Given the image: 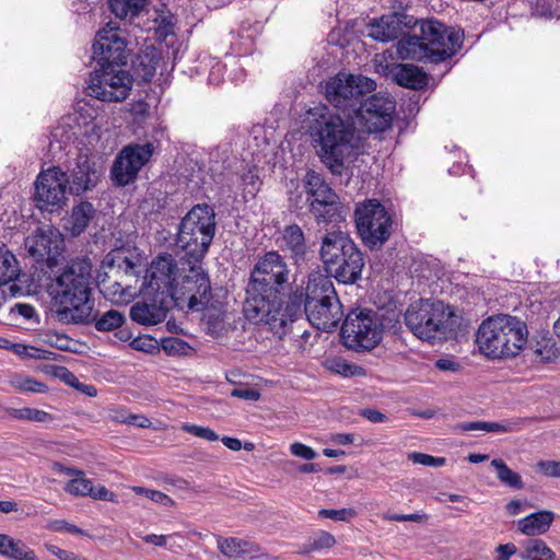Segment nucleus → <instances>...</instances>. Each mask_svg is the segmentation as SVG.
I'll return each instance as SVG.
<instances>
[{
    "mask_svg": "<svg viewBox=\"0 0 560 560\" xmlns=\"http://www.w3.org/2000/svg\"><path fill=\"white\" fill-rule=\"evenodd\" d=\"M291 271L284 258L275 250L266 253L255 264L246 289L243 311L246 318L267 327L282 338L289 324L302 314L301 300L296 296L283 301Z\"/></svg>",
    "mask_w": 560,
    "mask_h": 560,
    "instance_id": "f257e3e1",
    "label": "nucleus"
},
{
    "mask_svg": "<svg viewBox=\"0 0 560 560\" xmlns=\"http://www.w3.org/2000/svg\"><path fill=\"white\" fill-rule=\"evenodd\" d=\"M308 133L320 161L340 175L346 164L365 152V137L351 114H332L326 106L310 112Z\"/></svg>",
    "mask_w": 560,
    "mask_h": 560,
    "instance_id": "f03ea898",
    "label": "nucleus"
},
{
    "mask_svg": "<svg viewBox=\"0 0 560 560\" xmlns=\"http://www.w3.org/2000/svg\"><path fill=\"white\" fill-rule=\"evenodd\" d=\"M92 262L83 257L72 260L48 288L56 317L65 324H89L93 318Z\"/></svg>",
    "mask_w": 560,
    "mask_h": 560,
    "instance_id": "7ed1b4c3",
    "label": "nucleus"
},
{
    "mask_svg": "<svg viewBox=\"0 0 560 560\" xmlns=\"http://www.w3.org/2000/svg\"><path fill=\"white\" fill-rule=\"evenodd\" d=\"M527 335V327L523 320L511 315H500L482 322L476 341L480 352L486 357H515L526 343Z\"/></svg>",
    "mask_w": 560,
    "mask_h": 560,
    "instance_id": "20e7f679",
    "label": "nucleus"
},
{
    "mask_svg": "<svg viewBox=\"0 0 560 560\" xmlns=\"http://www.w3.org/2000/svg\"><path fill=\"white\" fill-rule=\"evenodd\" d=\"M120 252L115 254V259L118 260V269L124 271L125 276L135 277V282L140 281V275L144 271L141 283L143 290L151 289L155 293L170 295L177 278L180 272L186 271L187 258H179L177 262L171 254H163L154 258L149 268L144 269L141 264V258L137 257H120Z\"/></svg>",
    "mask_w": 560,
    "mask_h": 560,
    "instance_id": "39448f33",
    "label": "nucleus"
},
{
    "mask_svg": "<svg viewBox=\"0 0 560 560\" xmlns=\"http://www.w3.org/2000/svg\"><path fill=\"white\" fill-rule=\"evenodd\" d=\"M215 226L213 208L208 205L195 206L183 218L176 237L182 259L201 261L213 240Z\"/></svg>",
    "mask_w": 560,
    "mask_h": 560,
    "instance_id": "423d86ee",
    "label": "nucleus"
},
{
    "mask_svg": "<svg viewBox=\"0 0 560 560\" xmlns=\"http://www.w3.org/2000/svg\"><path fill=\"white\" fill-rule=\"evenodd\" d=\"M304 312L312 326L325 331L334 329L341 320L342 305L327 276L310 275L305 288Z\"/></svg>",
    "mask_w": 560,
    "mask_h": 560,
    "instance_id": "0eeeda50",
    "label": "nucleus"
},
{
    "mask_svg": "<svg viewBox=\"0 0 560 560\" xmlns=\"http://www.w3.org/2000/svg\"><path fill=\"white\" fill-rule=\"evenodd\" d=\"M405 323L421 340H442L454 330L455 315L441 301L419 300L410 304L405 313Z\"/></svg>",
    "mask_w": 560,
    "mask_h": 560,
    "instance_id": "6e6552de",
    "label": "nucleus"
},
{
    "mask_svg": "<svg viewBox=\"0 0 560 560\" xmlns=\"http://www.w3.org/2000/svg\"><path fill=\"white\" fill-rule=\"evenodd\" d=\"M384 324L378 313L372 310L350 312L341 327L346 348L355 352L373 350L383 338Z\"/></svg>",
    "mask_w": 560,
    "mask_h": 560,
    "instance_id": "1a4fd4ad",
    "label": "nucleus"
},
{
    "mask_svg": "<svg viewBox=\"0 0 560 560\" xmlns=\"http://www.w3.org/2000/svg\"><path fill=\"white\" fill-rule=\"evenodd\" d=\"M375 86L372 79L340 72L326 81L325 96L343 115H353L360 101L375 90Z\"/></svg>",
    "mask_w": 560,
    "mask_h": 560,
    "instance_id": "9d476101",
    "label": "nucleus"
},
{
    "mask_svg": "<svg viewBox=\"0 0 560 560\" xmlns=\"http://www.w3.org/2000/svg\"><path fill=\"white\" fill-rule=\"evenodd\" d=\"M354 218L362 242L371 249L380 248L388 240L393 220L380 201L368 199L357 205Z\"/></svg>",
    "mask_w": 560,
    "mask_h": 560,
    "instance_id": "9b49d317",
    "label": "nucleus"
},
{
    "mask_svg": "<svg viewBox=\"0 0 560 560\" xmlns=\"http://www.w3.org/2000/svg\"><path fill=\"white\" fill-rule=\"evenodd\" d=\"M304 187L310 212L317 223H332L343 219L338 195L320 174L308 171Z\"/></svg>",
    "mask_w": 560,
    "mask_h": 560,
    "instance_id": "f8f14e48",
    "label": "nucleus"
},
{
    "mask_svg": "<svg viewBox=\"0 0 560 560\" xmlns=\"http://www.w3.org/2000/svg\"><path fill=\"white\" fill-rule=\"evenodd\" d=\"M121 63L100 65L101 68L91 73L86 91L92 97L103 102H122L129 95L133 80Z\"/></svg>",
    "mask_w": 560,
    "mask_h": 560,
    "instance_id": "ddd939ff",
    "label": "nucleus"
},
{
    "mask_svg": "<svg viewBox=\"0 0 560 560\" xmlns=\"http://www.w3.org/2000/svg\"><path fill=\"white\" fill-rule=\"evenodd\" d=\"M201 261L187 259L186 271L180 272L170 296L176 302L187 301L192 311L203 310L211 301V285Z\"/></svg>",
    "mask_w": 560,
    "mask_h": 560,
    "instance_id": "4468645a",
    "label": "nucleus"
},
{
    "mask_svg": "<svg viewBox=\"0 0 560 560\" xmlns=\"http://www.w3.org/2000/svg\"><path fill=\"white\" fill-rule=\"evenodd\" d=\"M420 36L430 52L431 62H441L455 55L463 43V32L448 28L436 20L420 23Z\"/></svg>",
    "mask_w": 560,
    "mask_h": 560,
    "instance_id": "2eb2a0df",
    "label": "nucleus"
},
{
    "mask_svg": "<svg viewBox=\"0 0 560 560\" xmlns=\"http://www.w3.org/2000/svg\"><path fill=\"white\" fill-rule=\"evenodd\" d=\"M395 102L389 95L375 94L364 103L362 100L352 115L364 137L390 127Z\"/></svg>",
    "mask_w": 560,
    "mask_h": 560,
    "instance_id": "dca6fc26",
    "label": "nucleus"
},
{
    "mask_svg": "<svg viewBox=\"0 0 560 560\" xmlns=\"http://www.w3.org/2000/svg\"><path fill=\"white\" fill-rule=\"evenodd\" d=\"M154 150L152 142L132 143L124 147L110 170L112 178L116 185L126 186L132 183L140 170L150 161Z\"/></svg>",
    "mask_w": 560,
    "mask_h": 560,
    "instance_id": "f3484780",
    "label": "nucleus"
},
{
    "mask_svg": "<svg viewBox=\"0 0 560 560\" xmlns=\"http://www.w3.org/2000/svg\"><path fill=\"white\" fill-rule=\"evenodd\" d=\"M67 173L59 167L40 172L35 183L37 207L49 212L61 209L67 202Z\"/></svg>",
    "mask_w": 560,
    "mask_h": 560,
    "instance_id": "a211bd4d",
    "label": "nucleus"
},
{
    "mask_svg": "<svg viewBox=\"0 0 560 560\" xmlns=\"http://www.w3.org/2000/svg\"><path fill=\"white\" fill-rule=\"evenodd\" d=\"M93 57L98 65L127 62L125 32L115 22H108L96 33Z\"/></svg>",
    "mask_w": 560,
    "mask_h": 560,
    "instance_id": "6ab92c4d",
    "label": "nucleus"
},
{
    "mask_svg": "<svg viewBox=\"0 0 560 560\" xmlns=\"http://www.w3.org/2000/svg\"><path fill=\"white\" fill-rule=\"evenodd\" d=\"M25 248L36 261L52 266L63 249V238L56 228L46 224L25 238Z\"/></svg>",
    "mask_w": 560,
    "mask_h": 560,
    "instance_id": "aec40b11",
    "label": "nucleus"
},
{
    "mask_svg": "<svg viewBox=\"0 0 560 560\" xmlns=\"http://www.w3.org/2000/svg\"><path fill=\"white\" fill-rule=\"evenodd\" d=\"M66 173L69 191L73 195H81L91 190L100 179V172L95 162L88 154H79Z\"/></svg>",
    "mask_w": 560,
    "mask_h": 560,
    "instance_id": "412c9836",
    "label": "nucleus"
},
{
    "mask_svg": "<svg viewBox=\"0 0 560 560\" xmlns=\"http://www.w3.org/2000/svg\"><path fill=\"white\" fill-rule=\"evenodd\" d=\"M363 266V255L360 249L354 246L351 247L347 254L340 256L335 265L330 266L326 271L334 276L339 282L348 284L354 283L360 279Z\"/></svg>",
    "mask_w": 560,
    "mask_h": 560,
    "instance_id": "4be33fe9",
    "label": "nucleus"
},
{
    "mask_svg": "<svg viewBox=\"0 0 560 560\" xmlns=\"http://www.w3.org/2000/svg\"><path fill=\"white\" fill-rule=\"evenodd\" d=\"M357 246L349 235L342 231H330L322 237L319 256L327 270L340 256Z\"/></svg>",
    "mask_w": 560,
    "mask_h": 560,
    "instance_id": "5701e85b",
    "label": "nucleus"
},
{
    "mask_svg": "<svg viewBox=\"0 0 560 560\" xmlns=\"http://www.w3.org/2000/svg\"><path fill=\"white\" fill-rule=\"evenodd\" d=\"M65 491L74 497L89 495L96 500H104L109 502L116 501V495L104 486L94 488L92 480L85 477L83 470H81V475L74 476L66 483Z\"/></svg>",
    "mask_w": 560,
    "mask_h": 560,
    "instance_id": "b1692460",
    "label": "nucleus"
},
{
    "mask_svg": "<svg viewBox=\"0 0 560 560\" xmlns=\"http://www.w3.org/2000/svg\"><path fill=\"white\" fill-rule=\"evenodd\" d=\"M280 247L289 252L296 264L303 261L308 249L303 230L298 224L287 225L280 237Z\"/></svg>",
    "mask_w": 560,
    "mask_h": 560,
    "instance_id": "393cba45",
    "label": "nucleus"
},
{
    "mask_svg": "<svg viewBox=\"0 0 560 560\" xmlns=\"http://www.w3.org/2000/svg\"><path fill=\"white\" fill-rule=\"evenodd\" d=\"M402 24V15L399 13L383 15L369 25V36L380 42L393 40L401 33Z\"/></svg>",
    "mask_w": 560,
    "mask_h": 560,
    "instance_id": "a878e982",
    "label": "nucleus"
},
{
    "mask_svg": "<svg viewBox=\"0 0 560 560\" xmlns=\"http://www.w3.org/2000/svg\"><path fill=\"white\" fill-rule=\"evenodd\" d=\"M555 513L541 510L532 513L516 522L517 530L528 537H537L546 534L555 521Z\"/></svg>",
    "mask_w": 560,
    "mask_h": 560,
    "instance_id": "bb28decb",
    "label": "nucleus"
},
{
    "mask_svg": "<svg viewBox=\"0 0 560 560\" xmlns=\"http://www.w3.org/2000/svg\"><path fill=\"white\" fill-rule=\"evenodd\" d=\"M390 75L398 85L411 90H420L428 84L427 73L413 65H394Z\"/></svg>",
    "mask_w": 560,
    "mask_h": 560,
    "instance_id": "cd10ccee",
    "label": "nucleus"
},
{
    "mask_svg": "<svg viewBox=\"0 0 560 560\" xmlns=\"http://www.w3.org/2000/svg\"><path fill=\"white\" fill-rule=\"evenodd\" d=\"M167 308L162 303L137 302L130 308V317L133 322L152 326L163 322L166 317Z\"/></svg>",
    "mask_w": 560,
    "mask_h": 560,
    "instance_id": "c85d7f7f",
    "label": "nucleus"
},
{
    "mask_svg": "<svg viewBox=\"0 0 560 560\" xmlns=\"http://www.w3.org/2000/svg\"><path fill=\"white\" fill-rule=\"evenodd\" d=\"M217 545L218 549L229 558H241L244 556L260 558L264 556L260 552L259 546L235 537H218Z\"/></svg>",
    "mask_w": 560,
    "mask_h": 560,
    "instance_id": "c756f323",
    "label": "nucleus"
},
{
    "mask_svg": "<svg viewBox=\"0 0 560 560\" xmlns=\"http://www.w3.org/2000/svg\"><path fill=\"white\" fill-rule=\"evenodd\" d=\"M126 278H133L132 276H126ZM104 295L110 300L115 304H128L132 301L138 294L142 293L143 287L142 283L138 288L133 285L131 281L126 279L125 282H112L104 283L102 289Z\"/></svg>",
    "mask_w": 560,
    "mask_h": 560,
    "instance_id": "7c9ffc66",
    "label": "nucleus"
},
{
    "mask_svg": "<svg viewBox=\"0 0 560 560\" xmlns=\"http://www.w3.org/2000/svg\"><path fill=\"white\" fill-rule=\"evenodd\" d=\"M397 55L400 59L430 61V52L420 35H405L397 43Z\"/></svg>",
    "mask_w": 560,
    "mask_h": 560,
    "instance_id": "2f4dec72",
    "label": "nucleus"
},
{
    "mask_svg": "<svg viewBox=\"0 0 560 560\" xmlns=\"http://www.w3.org/2000/svg\"><path fill=\"white\" fill-rule=\"evenodd\" d=\"M521 429V420H504L501 422L492 421H471L456 424L455 430L460 432L467 431H486L492 433H508L518 431Z\"/></svg>",
    "mask_w": 560,
    "mask_h": 560,
    "instance_id": "473e14b6",
    "label": "nucleus"
},
{
    "mask_svg": "<svg viewBox=\"0 0 560 560\" xmlns=\"http://www.w3.org/2000/svg\"><path fill=\"white\" fill-rule=\"evenodd\" d=\"M518 557L522 560H555V551L540 538H529L522 542Z\"/></svg>",
    "mask_w": 560,
    "mask_h": 560,
    "instance_id": "72a5a7b5",
    "label": "nucleus"
},
{
    "mask_svg": "<svg viewBox=\"0 0 560 560\" xmlns=\"http://www.w3.org/2000/svg\"><path fill=\"white\" fill-rule=\"evenodd\" d=\"M0 555L14 560H35V553L23 541L0 534Z\"/></svg>",
    "mask_w": 560,
    "mask_h": 560,
    "instance_id": "f704fd0d",
    "label": "nucleus"
},
{
    "mask_svg": "<svg viewBox=\"0 0 560 560\" xmlns=\"http://www.w3.org/2000/svg\"><path fill=\"white\" fill-rule=\"evenodd\" d=\"M95 209L91 202L83 201L73 207L71 212V233L73 235L81 234L89 225L93 218Z\"/></svg>",
    "mask_w": 560,
    "mask_h": 560,
    "instance_id": "c9c22d12",
    "label": "nucleus"
},
{
    "mask_svg": "<svg viewBox=\"0 0 560 560\" xmlns=\"http://www.w3.org/2000/svg\"><path fill=\"white\" fill-rule=\"evenodd\" d=\"M20 269L15 256L4 246L0 247V285L15 280Z\"/></svg>",
    "mask_w": 560,
    "mask_h": 560,
    "instance_id": "e433bc0d",
    "label": "nucleus"
},
{
    "mask_svg": "<svg viewBox=\"0 0 560 560\" xmlns=\"http://www.w3.org/2000/svg\"><path fill=\"white\" fill-rule=\"evenodd\" d=\"M108 2L117 18L131 21L144 8L147 0H108Z\"/></svg>",
    "mask_w": 560,
    "mask_h": 560,
    "instance_id": "4c0bfd02",
    "label": "nucleus"
},
{
    "mask_svg": "<svg viewBox=\"0 0 560 560\" xmlns=\"http://www.w3.org/2000/svg\"><path fill=\"white\" fill-rule=\"evenodd\" d=\"M325 366L328 371L345 377L365 375L364 368L357 364H352L340 357L328 359L325 363Z\"/></svg>",
    "mask_w": 560,
    "mask_h": 560,
    "instance_id": "58836bf2",
    "label": "nucleus"
},
{
    "mask_svg": "<svg viewBox=\"0 0 560 560\" xmlns=\"http://www.w3.org/2000/svg\"><path fill=\"white\" fill-rule=\"evenodd\" d=\"M11 418L22 421L47 423L55 420V416L36 408H11L8 410Z\"/></svg>",
    "mask_w": 560,
    "mask_h": 560,
    "instance_id": "ea45409f",
    "label": "nucleus"
},
{
    "mask_svg": "<svg viewBox=\"0 0 560 560\" xmlns=\"http://www.w3.org/2000/svg\"><path fill=\"white\" fill-rule=\"evenodd\" d=\"M491 466L497 470V478L501 483L514 489L524 487L521 475L509 468L504 460L495 458L491 462Z\"/></svg>",
    "mask_w": 560,
    "mask_h": 560,
    "instance_id": "a19ab883",
    "label": "nucleus"
},
{
    "mask_svg": "<svg viewBox=\"0 0 560 560\" xmlns=\"http://www.w3.org/2000/svg\"><path fill=\"white\" fill-rule=\"evenodd\" d=\"M125 322L122 313L116 310H109L97 317L93 313V318L89 323H94L98 331H112L119 328Z\"/></svg>",
    "mask_w": 560,
    "mask_h": 560,
    "instance_id": "79ce46f5",
    "label": "nucleus"
},
{
    "mask_svg": "<svg viewBox=\"0 0 560 560\" xmlns=\"http://www.w3.org/2000/svg\"><path fill=\"white\" fill-rule=\"evenodd\" d=\"M10 384L20 392L26 393H46L48 387L45 383L25 375H15L11 378Z\"/></svg>",
    "mask_w": 560,
    "mask_h": 560,
    "instance_id": "37998d69",
    "label": "nucleus"
},
{
    "mask_svg": "<svg viewBox=\"0 0 560 560\" xmlns=\"http://www.w3.org/2000/svg\"><path fill=\"white\" fill-rule=\"evenodd\" d=\"M132 491L139 495H143L148 498L149 500L156 502L159 504H162L164 506H172L174 505L173 499H171L167 494L159 491V490H152L143 487H132Z\"/></svg>",
    "mask_w": 560,
    "mask_h": 560,
    "instance_id": "c03bdc74",
    "label": "nucleus"
},
{
    "mask_svg": "<svg viewBox=\"0 0 560 560\" xmlns=\"http://www.w3.org/2000/svg\"><path fill=\"white\" fill-rule=\"evenodd\" d=\"M409 459L415 464L431 466V467H441L445 464L446 459L444 457H434L432 455H428L424 453L413 452L409 454Z\"/></svg>",
    "mask_w": 560,
    "mask_h": 560,
    "instance_id": "a18cd8bd",
    "label": "nucleus"
},
{
    "mask_svg": "<svg viewBox=\"0 0 560 560\" xmlns=\"http://www.w3.org/2000/svg\"><path fill=\"white\" fill-rule=\"evenodd\" d=\"M183 430L187 433H190L197 438L207 440V441H217L219 440V435L210 428L200 427L196 424H184Z\"/></svg>",
    "mask_w": 560,
    "mask_h": 560,
    "instance_id": "49530a36",
    "label": "nucleus"
},
{
    "mask_svg": "<svg viewBox=\"0 0 560 560\" xmlns=\"http://www.w3.org/2000/svg\"><path fill=\"white\" fill-rule=\"evenodd\" d=\"M336 544L335 537L328 532H319L310 542L308 551L330 548Z\"/></svg>",
    "mask_w": 560,
    "mask_h": 560,
    "instance_id": "de8ad7c7",
    "label": "nucleus"
},
{
    "mask_svg": "<svg viewBox=\"0 0 560 560\" xmlns=\"http://www.w3.org/2000/svg\"><path fill=\"white\" fill-rule=\"evenodd\" d=\"M162 348L168 354H183L189 347L184 340L171 337L162 340Z\"/></svg>",
    "mask_w": 560,
    "mask_h": 560,
    "instance_id": "09e8293b",
    "label": "nucleus"
},
{
    "mask_svg": "<svg viewBox=\"0 0 560 560\" xmlns=\"http://www.w3.org/2000/svg\"><path fill=\"white\" fill-rule=\"evenodd\" d=\"M63 380L66 381V383H68L69 385L77 388L78 390H80L81 393L85 394L89 397H95L97 395L95 386L80 383L75 375L67 370L63 375Z\"/></svg>",
    "mask_w": 560,
    "mask_h": 560,
    "instance_id": "8fccbe9b",
    "label": "nucleus"
},
{
    "mask_svg": "<svg viewBox=\"0 0 560 560\" xmlns=\"http://www.w3.org/2000/svg\"><path fill=\"white\" fill-rule=\"evenodd\" d=\"M318 514L322 517L330 518L334 521H348L355 515V512L352 509H341V510L323 509L318 512Z\"/></svg>",
    "mask_w": 560,
    "mask_h": 560,
    "instance_id": "3c124183",
    "label": "nucleus"
},
{
    "mask_svg": "<svg viewBox=\"0 0 560 560\" xmlns=\"http://www.w3.org/2000/svg\"><path fill=\"white\" fill-rule=\"evenodd\" d=\"M242 183L247 194L255 196L259 189V177L255 170H249L242 176Z\"/></svg>",
    "mask_w": 560,
    "mask_h": 560,
    "instance_id": "603ef678",
    "label": "nucleus"
},
{
    "mask_svg": "<svg viewBox=\"0 0 560 560\" xmlns=\"http://www.w3.org/2000/svg\"><path fill=\"white\" fill-rule=\"evenodd\" d=\"M290 452L292 455L296 456V457H301V458H304L306 460H312L316 457V452L303 444V443H300V442H294L290 445Z\"/></svg>",
    "mask_w": 560,
    "mask_h": 560,
    "instance_id": "864d4df0",
    "label": "nucleus"
},
{
    "mask_svg": "<svg viewBox=\"0 0 560 560\" xmlns=\"http://www.w3.org/2000/svg\"><path fill=\"white\" fill-rule=\"evenodd\" d=\"M537 466L545 476L560 478V462L540 460L538 462Z\"/></svg>",
    "mask_w": 560,
    "mask_h": 560,
    "instance_id": "5fc2aeb1",
    "label": "nucleus"
},
{
    "mask_svg": "<svg viewBox=\"0 0 560 560\" xmlns=\"http://www.w3.org/2000/svg\"><path fill=\"white\" fill-rule=\"evenodd\" d=\"M231 396L244 400L257 401L260 398V393L249 387H235L232 389Z\"/></svg>",
    "mask_w": 560,
    "mask_h": 560,
    "instance_id": "6e6d98bb",
    "label": "nucleus"
},
{
    "mask_svg": "<svg viewBox=\"0 0 560 560\" xmlns=\"http://www.w3.org/2000/svg\"><path fill=\"white\" fill-rule=\"evenodd\" d=\"M520 550L513 542L501 544L495 548L494 560H510L512 556L518 555Z\"/></svg>",
    "mask_w": 560,
    "mask_h": 560,
    "instance_id": "4d7b16f0",
    "label": "nucleus"
},
{
    "mask_svg": "<svg viewBox=\"0 0 560 560\" xmlns=\"http://www.w3.org/2000/svg\"><path fill=\"white\" fill-rule=\"evenodd\" d=\"M385 520L396 521V522H423L427 521L428 516L425 514L412 513V514H392L385 515Z\"/></svg>",
    "mask_w": 560,
    "mask_h": 560,
    "instance_id": "13d9d810",
    "label": "nucleus"
},
{
    "mask_svg": "<svg viewBox=\"0 0 560 560\" xmlns=\"http://www.w3.org/2000/svg\"><path fill=\"white\" fill-rule=\"evenodd\" d=\"M120 422L132 424L139 428H149L151 425V421L143 415H128L125 419H121Z\"/></svg>",
    "mask_w": 560,
    "mask_h": 560,
    "instance_id": "bf43d9fd",
    "label": "nucleus"
},
{
    "mask_svg": "<svg viewBox=\"0 0 560 560\" xmlns=\"http://www.w3.org/2000/svg\"><path fill=\"white\" fill-rule=\"evenodd\" d=\"M534 353L536 360H539L540 362H549L557 355L556 350L547 345L537 348Z\"/></svg>",
    "mask_w": 560,
    "mask_h": 560,
    "instance_id": "052dcab7",
    "label": "nucleus"
},
{
    "mask_svg": "<svg viewBox=\"0 0 560 560\" xmlns=\"http://www.w3.org/2000/svg\"><path fill=\"white\" fill-rule=\"evenodd\" d=\"M49 551L55 555L56 557H58L60 560H85V559H82L80 558L78 555H75L74 552H71V551H67V550H63V549H60L59 547L57 546H50L49 548Z\"/></svg>",
    "mask_w": 560,
    "mask_h": 560,
    "instance_id": "680f3d73",
    "label": "nucleus"
},
{
    "mask_svg": "<svg viewBox=\"0 0 560 560\" xmlns=\"http://www.w3.org/2000/svg\"><path fill=\"white\" fill-rule=\"evenodd\" d=\"M52 528L55 530H57V532L67 530V532H70V533H72L74 535L83 534L82 529H80L75 525L70 524V523H68V522H66L63 520L54 522Z\"/></svg>",
    "mask_w": 560,
    "mask_h": 560,
    "instance_id": "e2e57ef3",
    "label": "nucleus"
},
{
    "mask_svg": "<svg viewBox=\"0 0 560 560\" xmlns=\"http://www.w3.org/2000/svg\"><path fill=\"white\" fill-rule=\"evenodd\" d=\"M142 540L147 544H151L158 547H164L167 544V536L165 535H156V534H150L141 536Z\"/></svg>",
    "mask_w": 560,
    "mask_h": 560,
    "instance_id": "0e129e2a",
    "label": "nucleus"
},
{
    "mask_svg": "<svg viewBox=\"0 0 560 560\" xmlns=\"http://www.w3.org/2000/svg\"><path fill=\"white\" fill-rule=\"evenodd\" d=\"M362 416L373 423H381L386 420V416L376 409H365L362 411Z\"/></svg>",
    "mask_w": 560,
    "mask_h": 560,
    "instance_id": "69168bd1",
    "label": "nucleus"
},
{
    "mask_svg": "<svg viewBox=\"0 0 560 560\" xmlns=\"http://www.w3.org/2000/svg\"><path fill=\"white\" fill-rule=\"evenodd\" d=\"M14 310L26 319H32L36 315L35 308L30 304L18 303Z\"/></svg>",
    "mask_w": 560,
    "mask_h": 560,
    "instance_id": "338daca9",
    "label": "nucleus"
},
{
    "mask_svg": "<svg viewBox=\"0 0 560 560\" xmlns=\"http://www.w3.org/2000/svg\"><path fill=\"white\" fill-rule=\"evenodd\" d=\"M85 132L89 133L90 144H94V142H97L101 139V127L94 121L86 127Z\"/></svg>",
    "mask_w": 560,
    "mask_h": 560,
    "instance_id": "774afa93",
    "label": "nucleus"
}]
</instances>
